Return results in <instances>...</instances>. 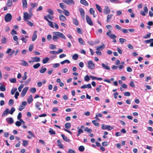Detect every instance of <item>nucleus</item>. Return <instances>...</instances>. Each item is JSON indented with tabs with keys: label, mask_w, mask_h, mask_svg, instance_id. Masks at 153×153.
<instances>
[{
	"label": "nucleus",
	"mask_w": 153,
	"mask_h": 153,
	"mask_svg": "<svg viewBox=\"0 0 153 153\" xmlns=\"http://www.w3.org/2000/svg\"><path fill=\"white\" fill-rule=\"evenodd\" d=\"M53 34L56 35L58 38H61L65 39L66 38L65 36L62 33L58 32H54L53 33Z\"/></svg>",
	"instance_id": "1"
},
{
	"label": "nucleus",
	"mask_w": 153,
	"mask_h": 153,
	"mask_svg": "<svg viewBox=\"0 0 153 153\" xmlns=\"http://www.w3.org/2000/svg\"><path fill=\"white\" fill-rule=\"evenodd\" d=\"M87 67L90 69H94L95 68V64L94 63L93 61H88L87 62Z\"/></svg>",
	"instance_id": "2"
},
{
	"label": "nucleus",
	"mask_w": 153,
	"mask_h": 153,
	"mask_svg": "<svg viewBox=\"0 0 153 153\" xmlns=\"http://www.w3.org/2000/svg\"><path fill=\"white\" fill-rule=\"evenodd\" d=\"M32 16V14H29L27 12H24V19L25 21H27L28 19H30Z\"/></svg>",
	"instance_id": "3"
},
{
	"label": "nucleus",
	"mask_w": 153,
	"mask_h": 153,
	"mask_svg": "<svg viewBox=\"0 0 153 153\" xmlns=\"http://www.w3.org/2000/svg\"><path fill=\"white\" fill-rule=\"evenodd\" d=\"M12 19V16L10 13H8L5 16L4 19L6 22L10 21Z\"/></svg>",
	"instance_id": "4"
},
{
	"label": "nucleus",
	"mask_w": 153,
	"mask_h": 153,
	"mask_svg": "<svg viewBox=\"0 0 153 153\" xmlns=\"http://www.w3.org/2000/svg\"><path fill=\"white\" fill-rule=\"evenodd\" d=\"M86 19L87 23L91 26L93 25V22L92 21L91 19L89 17V16L87 15L86 16Z\"/></svg>",
	"instance_id": "5"
},
{
	"label": "nucleus",
	"mask_w": 153,
	"mask_h": 153,
	"mask_svg": "<svg viewBox=\"0 0 153 153\" xmlns=\"http://www.w3.org/2000/svg\"><path fill=\"white\" fill-rule=\"evenodd\" d=\"M102 128L103 130L107 129L108 130H111V129L113 128L109 125H106L105 126L104 125H102Z\"/></svg>",
	"instance_id": "6"
},
{
	"label": "nucleus",
	"mask_w": 153,
	"mask_h": 153,
	"mask_svg": "<svg viewBox=\"0 0 153 153\" xmlns=\"http://www.w3.org/2000/svg\"><path fill=\"white\" fill-rule=\"evenodd\" d=\"M144 11H140V14L143 16H145L146 14H147L148 12V9L146 6H145L143 8Z\"/></svg>",
	"instance_id": "7"
},
{
	"label": "nucleus",
	"mask_w": 153,
	"mask_h": 153,
	"mask_svg": "<svg viewBox=\"0 0 153 153\" xmlns=\"http://www.w3.org/2000/svg\"><path fill=\"white\" fill-rule=\"evenodd\" d=\"M28 88V87H25L23 88L21 94L22 97H23L25 95Z\"/></svg>",
	"instance_id": "8"
},
{
	"label": "nucleus",
	"mask_w": 153,
	"mask_h": 153,
	"mask_svg": "<svg viewBox=\"0 0 153 153\" xmlns=\"http://www.w3.org/2000/svg\"><path fill=\"white\" fill-rule=\"evenodd\" d=\"M9 114V109L8 108H7L3 112L1 115L2 117H4L6 116H7Z\"/></svg>",
	"instance_id": "9"
},
{
	"label": "nucleus",
	"mask_w": 153,
	"mask_h": 153,
	"mask_svg": "<svg viewBox=\"0 0 153 153\" xmlns=\"http://www.w3.org/2000/svg\"><path fill=\"white\" fill-rule=\"evenodd\" d=\"M103 12L105 14H107L110 13V10L108 7L106 6L104 9Z\"/></svg>",
	"instance_id": "10"
},
{
	"label": "nucleus",
	"mask_w": 153,
	"mask_h": 153,
	"mask_svg": "<svg viewBox=\"0 0 153 153\" xmlns=\"http://www.w3.org/2000/svg\"><path fill=\"white\" fill-rule=\"evenodd\" d=\"M21 62L20 65L25 66H27L29 65L25 61L22 59L20 60Z\"/></svg>",
	"instance_id": "11"
},
{
	"label": "nucleus",
	"mask_w": 153,
	"mask_h": 153,
	"mask_svg": "<svg viewBox=\"0 0 153 153\" xmlns=\"http://www.w3.org/2000/svg\"><path fill=\"white\" fill-rule=\"evenodd\" d=\"M37 31L36 30H35L34 31V33L33 34L32 37V40L33 41H35L37 37Z\"/></svg>",
	"instance_id": "12"
},
{
	"label": "nucleus",
	"mask_w": 153,
	"mask_h": 153,
	"mask_svg": "<svg viewBox=\"0 0 153 153\" xmlns=\"http://www.w3.org/2000/svg\"><path fill=\"white\" fill-rule=\"evenodd\" d=\"M6 120L7 122H8L10 124H13L14 122L13 119L11 117L7 118Z\"/></svg>",
	"instance_id": "13"
},
{
	"label": "nucleus",
	"mask_w": 153,
	"mask_h": 153,
	"mask_svg": "<svg viewBox=\"0 0 153 153\" xmlns=\"http://www.w3.org/2000/svg\"><path fill=\"white\" fill-rule=\"evenodd\" d=\"M59 20L61 21L64 22L66 20V19L65 16L61 14L59 15Z\"/></svg>",
	"instance_id": "14"
},
{
	"label": "nucleus",
	"mask_w": 153,
	"mask_h": 153,
	"mask_svg": "<svg viewBox=\"0 0 153 153\" xmlns=\"http://www.w3.org/2000/svg\"><path fill=\"white\" fill-rule=\"evenodd\" d=\"M57 142L58 143L57 146L59 148L61 149H63L64 148V145L61 144V142L60 140H57Z\"/></svg>",
	"instance_id": "15"
},
{
	"label": "nucleus",
	"mask_w": 153,
	"mask_h": 153,
	"mask_svg": "<svg viewBox=\"0 0 153 153\" xmlns=\"http://www.w3.org/2000/svg\"><path fill=\"white\" fill-rule=\"evenodd\" d=\"M42 105L41 103L38 102H37L35 103V106L37 109H38L39 110H41V108L39 107V106Z\"/></svg>",
	"instance_id": "16"
},
{
	"label": "nucleus",
	"mask_w": 153,
	"mask_h": 153,
	"mask_svg": "<svg viewBox=\"0 0 153 153\" xmlns=\"http://www.w3.org/2000/svg\"><path fill=\"white\" fill-rule=\"evenodd\" d=\"M31 59L33 60L34 62H39L40 61V58L37 57H31Z\"/></svg>",
	"instance_id": "17"
},
{
	"label": "nucleus",
	"mask_w": 153,
	"mask_h": 153,
	"mask_svg": "<svg viewBox=\"0 0 153 153\" xmlns=\"http://www.w3.org/2000/svg\"><path fill=\"white\" fill-rule=\"evenodd\" d=\"M80 3L83 5L85 6H88V3L85 0H81Z\"/></svg>",
	"instance_id": "18"
},
{
	"label": "nucleus",
	"mask_w": 153,
	"mask_h": 153,
	"mask_svg": "<svg viewBox=\"0 0 153 153\" xmlns=\"http://www.w3.org/2000/svg\"><path fill=\"white\" fill-rule=\"evenodd\" d=\"M61 136L62 137L63 140L65 141L66 142H69L70 141V140L69 139H68L67 137L65 136L64 134H61Z\"/></svg>",
	"instance_id": "19"
},
{
	"label": "nucleus",
	"mask_w": 153,
	"mask_h": 153,
	"mask_svg": "<svg viewBox=\"0 0 153 153\" xmlns=\"http://www.w3.org/2000/svg\"><path fill=\"white\" fill-rule=\"evenodd\" d=\"M105 47V45L103 44L100 46L98 47L96 49L97 51H100L102 50Z\"/></svg>",
	"instance_id": "20"
},
{
	"label": "nucleus",
	"mask_w": 153,
	"mask_h": 153,
	"mask_svg": "<svg viewBox=\"0 0 153 153\" xmlns=\"http://www.w3.org/2000/svg\"><path fill=\"white\" fill-rule=\"evenodd\" d=\"M113 16V15L111 14L108 15L107 16V19L106 21V22H109L111 20V19Z\"/></svg>",
	"instance_id": "21"
},
{
	"label": "nucleus",
	"mask_w": 153,
	"mask_h": 153,
	"mask_svg": "<svg viewBox=\"0 0 153 153\" xmlns=\"http://www.w3.org/2000/svg\"><path fill=\"white\" fill-rule=\"evenodd\" d=\"M33 100L32 96L30 95L27 99L28 103L30 104L33 101Z\"/></svg>",
	"instance_id": "22"
},
{
	"label": "nucleus",
	"mask_w": 153,
	"mask_h": 153,
	"mask_svg": "<svg viewBox=\"0 0 153 153\" xmlns=\"http://www.w3.org/2000/svg\"><path fill=\"white\" fill-rule=\"evenodd\" d=\"M22 2L23 8H26L27 7V4L26 0H22Z\"/></svg>",
	"instance_id": "23"
},
{
	"label": "nucleus",
	"mask_w": 153,
	"mask_h": 153,
	"mask_svg": "<svg viewBox=\"0 0 153 153\" xmlns=\"http://www.w3.org/2000/svg\"><path fill=\"white\" fill-rule=\"evenodd\" d=\"M79 11L80 13L81 16L85 15V11L82 8H80L79 9Z\"/></svg>",
	"instance_id": "24"
},
{
	"label": "nucleus",
	"mask_w": 153,
	"mask_h": 153,
	"mask_svg": "<svg viewBox=\"0 0 153 153\" xmlns=\"http://www.w3.org/2000/svg\"><path fill=\"white\" fill-rule=\"evenodd\" d=\"M72 19L73 23L76 25H78L79 24V22L75 18H73Z\"/></svg>",
	"instance_id": "25"
},
{
	"label": "nucleus",
	"mask_w": 153,
	"mask_h": 153,
	"mask_svg": "<svg viewBox=\"0 0 153 153\" xmlns=\"http://www.w3.org/2000/svg\"><path fill=\"white\" fill-rule=\"evenodd\" d=\"M49 132L51 135H55L56 134V132L55 131H54L51 128H49Z\"/></svg>",
	"instance_id": "26"
},
{
	"label": "nucleus",
	"mask_w": 153,
	"mask_h": 153,
	"mask_svg": "<svg viewBox=\"0 0 153 153\" xmlns=\"http://www.w3.org/2000/svg\"><path fill=\"white\" fill-rule=\"evenodd\" d=\"M12 0H8L7 1V3L6 4L7 6L10 7L12 6Z\"/></svg>",
	"instance_id": "27"
},
{
	"label": "nucleus",
	"mask_w": 153,
	"mask_h": 153,
	"mask_svg": "<svg viewBox=\"0 0 153 153\" xmlns=\"http://www.w3.org/2000/svg\"><path fill=\"white\" fill-rule=\"evenodd\" d=\"M101 65L103 68L106 70H109L110 69V68L108 66L105 65L104 63H102Z\"/></svg>",
	"instance_id": "28"
},
{
	"label": "nucleus",
	"mask_w": 153,
	"mask_h": 153,
	"mask_svg": "<svg viewBox=\"0 0 153 153\" xmlns=\"http://www.w3.org/2000/svg\"><path fill=\"white\" fill-rule=\"evenodd\" d=\"M47 70V68H43L42 67L39 70V72L42 74L44 73Z\"/></svg>",
	"instance_id": "29"
},
{
	"label": "nucleus",
	"mask_w": 153,
	"mask_h": 153,
	"mask_svg": "<svg viewBox=\"0 0 153 153\" xmlns=\"http://www.w3.org/2000/svg\"><path fill=\"white\" fill-rule=\"evenodd\" d=\"M63 12V13L66 16H69L70 13L67 10H64Z\"/></svg>",
	"instance_id": "30"
},
{
	"label": "nucleus",
	"mask_w": 153,
	"mask_h": 153,
	"mask_svg": "<svg viewBox=\"0 0 153 153\" xmlns=\"http://www.w3.org/2000/svg\"><path fill=\"white\" fill-rule=\"evenodd\" d=\"M95 6H96V8L100 12H102V9L101 8V7H100V6L97 4H95Z\"/></svg>",
	"instance_id": "31"
},
{
	"label": "nucleus",
	"mask_w": 153,
	"mask_h": 153,
	"mask_svg": "<svg viewBox=\"0 0 153 153\" xmlns=\"http://www.w3.org/2000/svg\"><path fill=\"white\" fill-rule=\"evenodd\" d=\"M49 60V58L48 57H46L43 59L42 60V63L44 64L46 63Z\"/></svg>",
	"instance_id": "32"
},
{
	"label": "nucleus",
	"mask_w": 153,
	"mask_h": 153,
	"mask_svg": "<svg viewBox=\"0 0 153 153\" xmlns=\"http://www.w3.org/2000/svg\"><path fill=\"white\" fill-rule=\"evenodd\" d=\"M15 108L13 107H12L10 111H9V114H13V112L15 111Z\"/></svg>",
	"instance_id": "33"
},
{
	"label": "nucleus",
	"mask_w": 153,
	"mask_h": 153,
	"mask_svg": "<svg viewBox=\"0 0 153 153\" xmlns=\"http://www.w3.org/2000/svg\"><path fill=\"white\" fill-rule=\"evenodd\" d=\"M67 63L68 64H69L70 63V61L68 60V59H66L62 62H60V63L62 64V65H63L64 64H65V63Z\"/></svg>",
	"instance_id": "34"
},
{
	"label": "nucleus",
	"mask_w": 153,
	"mask_h": 153,
	"mask_svg": "<svg viewBox=\"0 0 153 153\" xmlns=\"http://www.w3.org/2000/svg\"><path fill=\"white\" fill-rule=\"evenodd\" d=\"M96 120H93L92 121V123H93L95 126L98 127L99 126V123H97L96 122Z\"/></svg>",
	"instance_id": "35"
},
{
	"label": "nucleus",
	"mask_w": 153,
	"mask_h": 153,
	"mask_svg": "<svg viewBox=\"0 0 153 153\" xmlns=\"http://www.w3.org/2000/svg\"><path fill=\"white\" fill-rule=\"evenodd\" d=\"M71 127V124L70 123H67L65 124V127L66 128H69Z\"/></svg>",
	"instance_id": "36"
},
{
	"label": "nucleus",
	"mask_w": 153,
	"mask_h": 153,
	"mask_svg": "<svg viewBox=\"0 0 153 153\" xmlns=\"http://www.w3.org/2000/svg\"><path fill=\"white\" fill-rule=\"evenodd\" d=\"M40 66V64L39 63H37L33 65V68L35 69H37Z\"/></svg>",
	"instance_id": "37"
},
{
	"label": "nucleus",
	"mask_w": 153,
	"mask_h": 153,
	"mask_svg": "<svg viewBox=\"0 0 153 153\" xmlns=\"http://www.w3.org/2000/svg\"><path fill=\"white\" fill-rule=\"evenodd\" d=\"M13 39L14 41L17 42V44L18 45L19 42L18 37L16 36H14L13 37Z\"/></svg>",
	"instance_id": "38"
},
{
	"label": "nucleus",
	"mask_w": 153,
	"mask_h": 153,
	"mask_svg": "<svg viewBox=\"0 0 153 153\" xmlns=\"http://www.w3.org/2000/svg\"><path fill=\"white\" fill-rule=\"evenodd\" d=\"M78 149L80 151L82 152L84 151L85 149V148L84 146H81L79 147Z\"/></svg>",
	"instance_id": "39"
},
{
	"label": "nucleus",
	"mask_w": 153,
	"mask_h": 153,
	"mask_svg": "<svg viewBox=\"0 0 153 153\" xmlns=\"http://www.w3.org/2000/svg\"><path fill=\"white\" fill-rule=\"evenodd\" d=\"M7 40V39L5 37H3L1 39V42L2 44H4L6 43V41Z\"/></svg>",
	"instance_id": "40"
},
{
	"label": "nucleus",
	"mask_w": 153,
	"mask_h": 153,
	"mask_svg": "<svg viewBox=\"0 0 153 153\" xmlns=\"http://www.w3.org/2000/svg\"><path fill=\"white\" fill-rule=\"evenodd\" d=\"M49 48L51 49L54 50L56 49V48L55 45H53V44H51L50 45Z\"/></svg>",
	"instance_id": "41"
},
{
	"label": "nucleus",
	"mask_w": 153,
	"mask_h": 153,
	"mask_svg": "<svg viewBox=\"0 0 153 153\" xmlns=\"http://www.w3.org/2000/svg\"><path fill=\"white\" fill-rule=\"evenodd\" d=\"M84 131H87L88 133H90L92 131V129H89L88 127H86L84 129Z\"/></svg>",
	"instance_id": "42"
},
{
	"label": "nucleus",
	"mask_w": 153,
	"mask_h": 153,
	"mask_svg": "<svg viewBox=\"0 0 153 153\" xmlns=\"http://www.w3.org/2000/svg\"><path fill=\"white\" fill-rule=\"evenodd\" d=\"M0 90L2 91H4L6 90L5 86L4 85H1L0 87Z\"/></svg>",
	"instance_id": "43"
},
{
	"label": "nucleus",
	"mask_w": 153,
	"mask_h": 153,
	"mask_svg": "<svg viewBox=\"0 0 153 153\" xmlns=\"http://www.w3.org/2000/svg\"><path fill=\"white\" fill-rule=\"evenodd\" d=\"M24 86V85L22 84L20 85L18 87V89L19 91L20 92L21 91L22 89Z\"/></svg>",
	"instance_id": "44"
},
{
	"label": "nucleus",
	"mask_w": 153,
	"mask_h": 153,
	"mask_svg": "<svg viewBox=\"0 0 153 153\" xmlns=\"http://www.w3.org/2000/svg\"><path fill=\"white\" fill-rule=\"evenodd\" d=\"M59 6L60 7L64 10H65V9L66 8V7L64 5V4L63 3H60L59 4Z\"/></svg>",
	"instance_id": "45"
},
{
	"label": "nucleus",
	"mask_w": 153,
	"mask_h": 153,
	"mask_svg": "<svg viewBox=\"0 0 153 153\" xmlns=\"http://www.w3.org/2000/svg\"><path fill=\"white\" fill-rule=\"evenodd\" d=\"M30 5L32 6V8H33V9L35 7H36L38 6L37 4L36 3L33 4L31 3L30 4Z\"/></svg>",
	"instance_id": "46"
},
{
	"label": "nucleus",
	"mask_w": 153,
	"mask_h": 153,
	"mask_svg": "<svg viewBox=\"0 0 153 153\" xmlns=\"http://www.w3.org/2000/svg\"><path fill=\"white\" fill-rule=\"evenodd\" d=\"M78 57V55L75 54L73 55L72 57L73 59L74 60H76L77 59Z\"/></svg>",
	"instance_id": "47"
},
{
	"label": "nucleus",
	"mask_w": 153,
	"mask_h": 153,
	"mask_svg": "<svg viewBox=\"0 0 153 153\" xmlns=\"http://www.w3.org/2000/svg\"><path fill=\"white\" fill-rule=\"evenodd\" d=\"M30 90L31 93H34L36 92V90L35 88H32L30 89Z\"/></svg>",
	"instance_id": "48"
},
{
	"label": "nucleus",
	"mask_w": 153,
	"mask_h": 153,
	"mask_svg": "<svg viewBox=\"0 0 153 153\" xmlns=\"http://www.w3.org/2000/svg\"><path fill=\"white\" fill-rule=\"evenodd\" d=\"M48 12L51 15H53L54 13V11L53 10L50 9H48Z\"/></svg>",
	"instance_id": "49"
},
{
	"label": "nucleus",
	"mask_w": 153,
	"mask_h": 153,
	"mask_svg": "<svg viewBox=\"0 0 153 153\" xmlns=\"http://www.w3.org/2000/svg\"><path fill=\"white\" fill-rule=\"evenodd\" d=\"M33 44L30 45L29 47V51L30 52H31L33 48Z\"/></svg>",
	"instance_id": "50"
},
{
	"label": "nucleus",
	"mask_w": 153,
	"mask_h": 153,
	"mask_svg": "<svg viewBox=\"0 0 153 153\" xmlns=\"http://www.w3.org/2000/svg\"><path fill=\"white\" fill-rule=\"evenodd\" d=\"M126 41V40L125 39H123V38H120L119 39V41L121 44H123L124 42Z\"/></svg>",
	"instance_id": "51"
},
{
	"label": "nucleus",
	"mask_w": 153,
	"mask_h": 153,
	"mask_svg": "<svg viewBox=\"0 0 153 153\" xmlns=\"http://www.w3.org/2000/svg\"><path fill=\"white\" fill-rule=\"evenodd\" d=\"M14 103V101L13 100L10 99L8 102V104L10 106H12Z\"/></svg>",
	"instance_id": "52"
},
{
	"label": "nucleus",
	"mask_w": 153,
	"mask_h": 153,
	"mask_svg": "<svg viewBox=\"0 0 153 153\" xmlns=\"http://www.w3.org/2000/svg\"><path fill=\"white\" fill-rule=\"evenodd\" d=\"M76 31L79 34H82V33L81 29L80 28H77L76 29Z\"/></svg>",
	"instance_id": "53"
},
{
	"label": "nucleus",
	"mask_w": 153,
	"mask_h": 153,
	"mask_svg": "<svg viewBox=\"0 0 153 153\" xmlns=\"http://www.w3.org/2000/svg\"><path fill=\"white\" fill-rule=\"evenodd\" d=\"M102 145L103 146H106L109 145V143L107 141L103 142L102 143Z\"/></svg>",
	"instance_id": "54"
},
{
	"label": "nucleus",
	"mask_w": 153,
	"mask_h": 153,
	"mask_svg": "<svg viewBox=\"0 0 153 153\" xmlns=\"http://www.w3.org/2000/svg\"><path fill=\"white\" fill-rule=\"evenodd\" d=\"M153 42V39H151L149 40H146L145 41V42L146 43H151Z\"/></svg>",
	"instance_id": "55"
},
{
	"label": "nucleus",
	"mask_w": 153,
	"mask_h": 153,
	"mask_svg": "<svg viewBox=\"0 0 153 153\" xmlns=\"http://www.w3.org/2000/svg\"><path fill=\"white\" fill-rule=\"evenodd\" d=\"M151 34V33H149L148 34H147L144 37H143V38L145 39H147L149 38L150 37Z\"/></svg>",
	"instance_id": "56"
},
{
	"label": "nucleus",
	"mask_w": 153,
	"mask_h": 153,
	"mask_svg": "<svg viewBox=\"0 0 153 153\" xmlns=\"http://www.w3.org/2000/svg\"><path fill=\"white\" fill-rule=\"evenodd\" d=\"M17 88H14L12 89L11 90V94L12 95L14 94Z\"/></svg>",
	"instance_id": "57"
},
{
	"label": "nucleus",
	"mask_w": 153,
	"mask_h": 153,
	"mask_svg": "<svg viewBox=\"0 0 153 153\" xmlns=\"http://www.w3.org/2000/svg\"><path fill=\"white\" fill-rule=\"evenodd\" d=\"M23 145L24 146H26L28 144V142L27 141V140H23Z\"/></svg>",
	"instance_id": "58"
},
{
	"label": "nucleus",
	"mask_w": 153,
	"mask_h": 153,
	"mask_svg": "<svg viewBox=\"0 0 153 153\" xmlns=\"http://www.w3.org/2000/svg\"><path fill=\"white\" fill-rule=\"evenodd\" d=\"M10 81L12 83H16V80L15 78H11L10 79Z\"/></svg>",
	"instance_id": "59"
},
{
	"label": "nucleus",
	"mask_w": 153,
	"mask_h": 153,
	"mask_svg": "<svg viewBox=\"0 0 153 153\" xmlns=\"http://www.w3.org/2000/svg\"><path fill=\"white\" fill-rule=\"evenodd\" d=\"M25 108V107L23 106L22 105H20L19 107V110L20 111H22L23 109Z\"/></svg>",
	"instance_id": "60"
},
{
	"label": "nucleus",
	"mask_w": 153,
	"mask_h": 153,
	"mask_svg": "<svg viewBox=\"0 0 153 153\" xmlns=\"http://www.w3.org/2000/svg\"><path fill=\"white\" fill-rule=\"evenodd\" d=\"M59 63H55L53 64V67L54 68H56L59 67Z\"/></svg>",
	"instance_id": "61"
},
{
	"label": "nucleus",
	"mask_w": 153,
	"mask_h": 153,
	"mask_svg": "<svg viewBox=\"0 0 153 153\" xmlns=\"http://www.w3.org/2000/svg\"><path fill=\"white\" fill-rule=\"evenodd\" d=\"M58 38H59L56 35H54L53 36V39L55 42L57 41V39Z\"/></svg>",
	"instance_id": "62"
},
{
	"label": "nucleus",
	"mask_w": 153,
	"mask_h": 153,
	"mask_svg": "<svg viewBox=\"0 0 153 153\" xmlns=\"http://www.w3.org/2000/svg\"><path fill=\"white\" fill-rule=\"evenodd\" d=\"M90 77H89L88 75H86L85 78V80L86 81H88L90 80Z\"/></svg>",
	"instance_id": "63"
},
{
	"label": "nucleus",
	"mask_w": 153,
	"mask_h": 153,
	"mask_svg": "<svg viewBox=\"0 0 153 153\" xmlns=\"http://www.w3.org/2000/svg\"><path fill=\"white\" fill-rule=\"evenodd\" d=\"M15 125L17 126H19L21 125V122H20L19 121H17L15 123Z\"/></svg>",
	"instance_id": "64"
}]
</instances>
